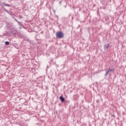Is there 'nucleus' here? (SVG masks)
Returning <instances> with one entry per match:
<instances>
[{
	"instance_id": "f257e3e1",
	"label": "nucleus",
	"mask_w": 126,
	"mask_h": 126,
	"mask_svg": "<svg viewBox=\"0 0 126 126\" xmlns=\"http://www.w3.org/2000/svg\"><path fill=\"white\" fill-rule=\"evenodd\" d=\"M63 36H64L63 32L62 31L58 32L56 33V38H59L60 39H62V38H63Z\"/></svg>"
},
{
	"instance_id": "f03ea898",
	"label": "nucleus",
	"mask_w": 126,
	"mask_h": 126,
	"mask_svg": "<svg viewBox=\"0 0 126 126\" xmlns=\"http://www.w3.org/2000/svg\"><path fill=\"white\" fill-rule=\"evenodd\" d=\"M60 99L61 100V102H63V103L65 102V99H64V97L63 96V95H61L60 96Z\"/></svg>"
},
{
	"instance_id": "7ed1b4c3",
	"label": "nucleus",
	"mask_w": 126,
	"mask_h": 126,
	"mask_svg": "<svg viewBox=\"0 0 126 126\" xmlns=\"http://www.w3.org/2000/svg\"><path fill=\"white\" fill-rule=\"evenodd\" d=\"M110 47V44L108 43L107 45H104V50H106L107 49H109V47Z\"/></svg>"
},
{
	"instance_id": "20e7f679",
	"label": "nucleus",
	"mask_w": 126,
	"mask_h": 126,
	"mask_svg": "<svg viewBox=\"0 0 126 126\" xmlns=\"http://www.w3.org/2000/svg\"><path fill=\"white\" fill-rule=\"evenodd\" d=\"M111 73L110 72V70L108 69V70L106 71L105 74V76H108V74H110Z\"/></svg>"
},
{
	"instance_id": "39448f33",
	"label": "nucleus",
	"mask_w": 126,
	"mask_h": 126,
	"mask_svg": "<svg viewBox=\"0 0 126 126\" xmlns=\"http://www.w3.org/2000/svg\"><path fill=\"white\" fill-rule=\"evenodd\" d=\"M109 72H110V73H112V72H114V69H109Z\"/></svg>"
},
{
	"instance_id": "423d86ee",
	"label": "nucleus",
	"mask_w": 126,
	"mask_h": 126,
	"mask_svg": "<svg viewBox=\"0 0 126 126\" xmlns=\"http://www.w3.org/2000/svg\"><path fill=\"white\" fill-rule=\"evenodd\" d=\"M5 45H6L7 46H8V45H9V42H8V41H6V42H5Z\"/></svg>"
},
{
	"instance_id": "0eeeda50",
	"label": "nucleus",
	"mask_w": 126,
	"mask_h": 126,
	"mask_svg": "<svg viewBox=\"0 0 126 126\" xmlns=\"http://www.w3.org/2000/svg\"><path fill=\"white\" fill-rule=\"evenodd\" d=\"M4 5H5V6H10V5L9 4H4Z\"/></svg>"
},
{
	"instance_id": "6e6552de",
	"label": "nucleus",
	"mask_w": 126,
	"mask_h": 126,
	"mask_svg": "<svg viewBox=\"0 0 126 126\" xmlns=\"http://www.w3.org/2000/svg\"><path fill=\"white\" fill-rule=\"evenodd\" d=\"M4 11H5V12H7V13H8L9 12L8 11V10H7L6 9L4 8Z\"/></svg>"
},
{
	"instance_id": "1a4fd4ad",
	"label": "nucleus",
	"mask_w": 126,
	"mask_h": 126,
	"mask_svg": "<svg viewBox=\"0 0 126 126\" xmlns=\"http://www.w3.org/2000/svg\"><path fill=\"white\" fill-rule=\"evenodd\" d=\"M15 21H16L17 22H18V23H19V22H18V21H17V20L15 19Z\"/></svg>"
},
{
	"instance_id": "9d476101",
	"label": "nucleus",
	"mask_w": 126,
	"mask_h": 126,
	"mask_svg": "<svg viewBox=\"0 0 126 126\" xmlns=\"http://www.w3.org/2000/svg\"><path fill=\"white\" fill-rule=\"evenodd\" d=\"M96 102H97V103H99V100H96Z\"/></svg>"
},
{
	"instance_id": "9b49d317",
	"label": "nucleus",
	"mask_w": 126,
	"mask_h": 126,
	"mask_svg": "<svg viewBox=\"0 0 126 126\" xmlns=\"http://www.w3.org/2000/svg\"><path fill=\"white\" fill-rule=\"evenodd\" d=\"M59 3H60V4H61V3H62V1H60L59 2Z\"/></svg>"
}]
</instances>
